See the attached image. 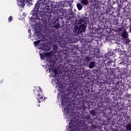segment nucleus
<instances>
[{"mask_svg":"<svg viewBox=\"0 0 131 131\" xmlns=\"http://www.w3.org/2000/svg\"><path fill=\"white\" fill-rule=\"evenodd\" d=\"M42 5H43V0H37L34 8L31 11L32 15L31 18L34 20L41 19L45 27H46L49 30V34L48 35H50L51 33H54L56 31V30L54 28H55V29L60 28V23L59 18H57L55 20L54 19V16L52 15V11H46L43 10V11L39 12V8ZM40 17H41V18H40Z\"/></svg>","mask_w":131,"mask_h":131,"instance_id":"f257e3e1","label":"nucleus"},{"mask_svg":"<svg viewBox=\"0 0 131 131\" xmlns=\"http://www.w3.org/2000/svg\"><path fill=\"white\" fill-rule=\"evenodd\" d=\"M82 88V85L80 83L77 82L75 83L72 84L70 85L69 90L71 91L70 92V94H64L61 96V105L63 106H66L67 104V101H68V98L71 99V101H76L78 99V96H80V93L81 89Z\"/></svg>","mask_w":131,"mask_h":131,"instance_id":"f03ea898","label":"nucleus"},{"mask_svg":"<svg viewBox=\"0 0 131 131\" xmlns=\"http://www.w3.org/2000/svg\"><path fill=\"white\" fill-rule=\"evenodd\" d=\"M73 63L75 64L71 66L70 68L67 67V72H69L68 74H70L71 75V76H70V78L71 77L73 78L74 74H77V75L79 76L85 74V69H84V68H81V67H82V63L80 60H79V58L77 57L74 58Z\"/></svg>","mask_w":131,"mask_h":131,"instance_id":"7ed1b4c3","label":"nucleus"},{"mask_svg":"<svg viewBox=\"0 0 131 131\" xmlns=\"http://www.w3.org/2000/svg\"><path fill=\"white\" fill-rule=\"evenodd\" d=\"M105 77H106V81L103 80L100 82V88H101V91H106L107 90V85H110L112 83V81L115 79V74H113L110 76L106 74Z\"/></svg>","mask_w":131,"mask_h":131,"instance_id":"20e7f679","label":"nucleus"},{"mask_svg":"<svg viewBox=\"0 0 131 131\" xmlns=\"http://www.w3.org/2000/svg\"><path fill=\"white\" fill-rule=\"evenodd\" d=\"M123 6H125V8L124 9V12L125 14V18L128 19L130 18L131 16V4L127 3L126 0H120V8H122Z\"/></svg>","mask_w":131,"mask_h":131,"instance_id":"39448f33","label":"nucleus"},{"mask_svg":"<svg viewBox=\"0 0 131 131\" xmlns=\"http://www.w3.org/2000/svg\"><path fill=\"white\" fill-rule=\"evenodd\" d=\"M68 39V36L65 35V34H62V37L59 38V45L61 48H64L67 45V39Z\"/></svg>","mask_w":131,"mask_h":131,"instance_id":"423d86ee","label":"nucleus"},{"mask_svg":"<svg viewBox=\"0 0 131 131\" xmlns=\"http://www.w3.org/2000/svg\"><path fill=\"white\" fill-rule=\"evenodd\" d=\"M34 93L37 96V99L38 100H42L43 99V95H42V90L40 87H38V89L37 90H34Z\"/></svg>","mask_w":131,"mask_h":131,"instance_id":"0eeeda50","label":"nucleus"},{"mask_svg":"<svg viewBox=\"0 0 131 131\" xmlns=\"http://www.w3.org/2000/svg\"><path fill=\"white\" fill-rule=\"evenodd\" d=\"M118 31H120V33L121 34V36H122L123 38H128V33L126 32V30L122 27H121L118 29Z\"/></svg>","mask_w":131,"mask_h":131,"instance_id":"6e6552de","label":"nucleus"},{"mask_svg":"<svg viewBox=\"0 0 131 131\" xmlns=\"http://www.w3.org/2000/svg\"><path fill=\"white\" fill-rule=\"evenodd\" d=\"M84 49L81 51L82 55H86V54H91V49L92 46L91 45L86 44L84 45Z\"/></svg>","mask_w":131,"mask_h":131,"instance_id":"1a4fd4ad","label":"nucleus"},{"mask_svg":"<svg viewBox=\"0 0 131 131\" xmlns=\"http://www.w3.org/2000/svg\"><path fill=\"white\" fill-rule=\"evenodd\" d=\"M104 110L108 116L109 115L112 114V107L111 105H106Z\"/></svg>","mask_w":131,"mask_h":131,"instance_id":"9d476101","label":"nucleus"},{"mask_svg":"<svg viewBox=\"0 0 131 131\" xmlns=\"http://www.w3.org/2000/svg\"><path fill=\"white\" fill-rule=\"evenodd\" d=\"M86 28V26L84 24H82L79 26V29L78 30V32H80L82 33V32H84L85 31V29Z\"/></svg>","mask_w":131,"mask_h":131,"instance_id":"9b49d317","label":"nucleus"},{"mask_svg":"<svg viewBox=\"0 0 131 131\" xmlns=\"http://www.w3.org/2000/svg\"><path fill=\"white\" fill-rule=\"evenodd\" d=\"M68 14L69 15V18L70 20H71V19H72L74 16V13H73V11H72V9H69L68 10Z\"/></svg>","mask_w":131,"mask_h":131,"instance_id":"f8f14e48","label":"nucleus"},{"mask_svg":"<svg viewBox=\"0 0 131 131\" xmlns=\"http://www.w3.org/2000/svg\"><path fill=\"white\" fill-rule=\"evenodd\" d=\"M99 113H101V114L103 117H106V118H109V116L107 115V114L105 112V110H103L102 111H100Z\"/></svg>","mask_w":131,"mask_h":131,"instance_id":"ddd939ff","label":"nucleus"},{"mask_svg":"<svg viewBox=\"0 0 131 131\" xmlns=\"http://www.w3.org/2000/svg\"><path fill=\"white\" fill-rule=\"evenodd\" d=\"M89 125L88 124H86L85 122H83L82 125V129H83L84 131H88L89 130Z\"/></svg>","mask_w":131,"mask_h":131,"instance_id":"4468645a","label":"nucleus"},{"mask_svg":"<svg viewBox=\"0 0 131 131\" xmlns=\"http://www.w3.org/2000/svg\"><path fill=\"white\" fill-rule=\"evenodd\" d=\"M59 13H61V16H59L60 19H64L65 18V16H63L64 15V10L62 8L59 9Z\"/></svg>","mask_w":131,"mask_h":131,"instance_id":"2eb2a0df","label":"nucleus"},{"mask_svg":"<svg viewBox=\"0 0 131 131\" xmlns=\"http://www.w3.org/2000/svg\"><path fill=\"white\" fill-rule=\"evenodd\" d=\"M96 66V62L91 61L89 63V67L90 69H93Z\"/></svg>","mask_w":131,"mask_h":131,"instance_id":"dca6fc26","label":"nucleus"},{"mask_svg":"<svg viewBox=\"0 0 131 131\" xmlns=\"http://www.w3.org/2000/svg\"><path fill=\"white\" fill-rule=\"evenodd\" d=\"M28 2H29V0H20V5L21 7H24V6H25V5H26Z\"/></svg>","mask_w":131,"mask_h":131,"instance_id":"f3484780","label":"nucleus"},{"mask_svg":"<svg viewBox=\"0 0 131 131\" xmlns=\"http://www.w3.org/2000/svg\"><path fill=\"white\" fill-rule=\"evenodd\" d=\"M111 12V10L109 8H106V9H104L103 11V13H104V15H107L108 14L109 15H110Z\"/></svg>","mask_w":131,"mask_h":131,"instance_id":"a211bd4d","label":"nucleus"},{"mask_svg":"<svg viewBox=\"0 0 131 131\" xmlns=\"http://www.w3.org/2000/svg\"><path fill=\"white\" fill-rule=\"evenodd\" d=\"M92 55H94L96 57V58H101V56H100V51H97L96 52H94Z\"/></svg>","mask_w":131,"mask_h":131,"instance_id":"6ab92c4d","label":"nucleus"},{"mask_svg":"<svg viewBox=\"0 0 131 131\" xmlns=\"http://www.w3.org/2000/svg\"><path fill=\"white\" fill-rule=\"evenodd\" d=\"M64 112L66 114H69V112H70V109L69 107V105H67L64 108Z\"/></svg>","mask_w":131,"mask_h":131,"instance_id":"aec40b11","label":"nucleus"},{"mask_svg":"<svg viewBox=\"0 0 131 131\" xmlns=\"http://www.w3.org/2000/svg\"><path fill=\"white\" fill-rule=\"evenodd\" d=\"M104 102L105 104H106V106H109V104L111 102V100H110V98H107L106 99H104Z\"/></svg>","mask_w":131,"mask_h":131,"instance_id":"412c9836","label":"nucleus"},{"mask_svg":"<svg viewBox=\"0 0 131 131\" xmlns=\"http://www.w3.org/2000/svg\"><path fill=\"white\" fill-rule=\"evenodd\" d=\"M125 128L127 130H131V122L128 123L125 125Z\"/></svg>","mask_w":131,"mask_h":131,"instance_id":"4be33fe9","label":"nucleus"},{"mask_svg":"<svg viewBox=\"0 0 131 131\" xmlns=\"http://www.w3.org/2000/svg\"><path fill=\"white\" fill-rule=\"evenodd\" d=\"M77 8H78V11H81L82 10V5L80 3L77 4Z\"/></svg>","mask_w":131,"mask_h":131,"instance_id":"5701e85b","label":"nucleus"},{"mask_svg":"<svg viewBox=\"0 0 131 131\" xmlns=\"http://www.w3.org/2000/svg\"><path fill=\"white\" fill-rule=\"evenodd\" d=\"M91 3L93 4V6H97L99 3V0H91Z\"/></svg>","mask_w":131,"mask_h":131,"instance_id":"b1692460","label":"nucleus"},{"mask_svg":"<svg viewBox=\"0 0 131 131\" xmlns=\"http://www.w3.org/2000/svg\"><path fill=\"white\" fill-rule=\"evenodd\" d=\"M81 4L83 6H86L89 4V1L88 0H81Z\"/></svg>","mask_w":131,"mask_h":131,"instance_id":"393cba45","label":"nucleus"},{"mask_svg":"<svg viewBox=\"0 0 131 131\" xmlns=\"http://www.w3.org/2000/svg\"><path fill=\"white\" fill-rule=\"evenodd\" d=\"M90 114L92 116H97V113H96V111L95 110H92L90 111Z\"/></svg>","mask_w":131,"mask_h":131,"instance_id":"a878e982","label":"nucleus"},{"mask_svg":"<svg viewBox=\"0 0 131 131\" xmlns=\"http://www.w3.org/2000/svg\"><path fill=\"white\" fill-rule=\"evenodd\" d=\"M91 60H92L91 57L89 56H86L85 58V60L86 61V63H89V62H90Z\"/></svg>","mask_w":131,"mask_h":131,"instance_id":"bb28decb","label":"nucleus"},{"mask_svg":"<svg viewBox=\"0 0 131 131\" xmlns=\"http://www.w3.org/2000/svg\"><path fill=\"white\" fill-rule=\"evenodd\" d=\"M124 117L125 118V121H127V122L129 120V116L126 114L124 115Z\"/></svg>","mask_w":131,"mask_h":131,"instance_id":"cd10ccee","label":"nucleus"},{"mask_svg":"<svg viewBox=\"0 0 131 131\" xmlns=\"http://www.w3.org/2000/svg\"><path fill=\"white\" fill-rule=\"evenodd\" d=\"M39 55H40V59H41V60H43V59H45V57H46V56H45V54H43V53H39Z\"/></svg>","mask_w":131,"mask_h":131,"instance_id":"c85d7f7f","label":"nucleus"},{"mask_svg":"<svg viewBox=\"0 0 131 131\" xmlns=\"http://www.w3.org/2000/svg\"><path fill=\"white\" fill-rule=\"evenodd\" d=\"M44 54L45 57H50V56L52 55V53L51 52H47V53H44Z\"/></svg>","mask_w":131,"mask_h":131,"instance_id":"c756f323","label":"nucleus"},{"mask_svg":"<svg viewBox=\"0 0 131 131\" xmlns=\"http://www.w3.org/2000/svg\"><path fill=\"white\" fill-rule=\"evenodd\" d=\"M78 22H79L78 24H82V23H83L84 22V20L82 18H81L79 19Z\"/></svg>","mask_w":131,"mask_h":131,"instance_id":"7c9ffc66","label":"nucleus"},{"mask_svg":"<svg viewBox=\"0 0 131 131\" xmlns=\"http://www.w3.org/2000/svg\"><path fill=\"white\" fill-rule=\"evenodd\" d=\"M53 71L55 75H57L58 74V71L56 69H53Z\"/></svg>","mask_w":131,"mask_h":131,"instance_id":"2f4dec72","label":"nucleus"},{"mask_svg":"<svg viewBox=\"0 0 131 131\" xmlns=\"http://www.w3.org/2000/svg\"><path fill=\"white\" fill-rule=\"evenodd\" d=\"M40 42V40H37L34 42V44L35 46H37Z\"/></svg>","mask_w":131,"mask_h":131,"instance_id":"473e14b6","label":"nucleus"},{"mask_svg":"<svg viewBox=\"0 0 131 131\" xmlns=\"http://www.w3.org/2000/svg\"><path fill=\"white\" fill-rule=\"evenodd\" d=\"M79 28L78 26H75L74 28V32H77V30H78Z\"/></svg>","mask_w":131,"mask_h":131,"instance_id":"72a5a7b5","label":"nucleus"},{"mask_svg":"<svg viewBox=\"0 0 131 131\" xmlns=\"http://www.w3.org/2000/svg\"><path fill=\"white\" fill-rule=\"evenodd\" d=\"M9 22H12L13 21V17L12 16H10L8 18Z\"/></svg>","mask_w":131,"mask_h":131,"instance_id":"f704fd0d","label":"nucleus"},{"mask_svg":"<svg viewBox=\"0 0 131 131\" xmlns=\"http://www.w3.org/2000/svg\"><path fill=\"white\" fill-rule=\"evenodd\" d=\"M85 119H87L88 120H91V116L88 115L86 117Z\"/></svg>","mask_w":131,"mask_h":131,"instance_id":"c9c22d12","label":"nucleus"},{"mask_svg":"<svg viewBox=\"0 0 131 131\" xmlns=\"http://www.w3.org/2000/svg\"><path fill=\"white\" fill-rule=\"evenodd\" d=\"M59 89L60 91H62V90H63V85H59Z\"/></svg>","mask_w":131,"mask_h":131,"instance_id":"e433bc0d","label":"nucleus"},{"mask_svg":"<svg viewBox=\"0 0 131 131\" xmlns=\"http://www.w3.org/2000/svg\"><path fill=\"white\" fill-rule=\"evenodd\" d=\"M65 54H66V51H65V52H64V51H63L62 54L65 55Z\"/></svg>","mask_w":131,"mask_h":131,"instance_id":"4c0bfd02","label":"nucleus"},{"mask_svg":"<svg viewBox=\"0 0 131 131\" xmlns=\"http://www.w3.org/2000/svg\"><path fill=\"white\" fill-rule=\"evenodd\" d=\"M60 5H62V3L59 2V6H60Z\"/></svg>","mask_w":131,"mask_h":131,"instance_id":"58836bf2","label":"nucleus"},{"mask_svg":"<svg viewBox=\"0 0 131 131\" xmlns=\"http://www.w3.org/2000/svg\"><path fill=\"white\" fill-rule=\"evenodd\" d=\"M63 51H64V50H62V49L61 50V52H63Z\"/></svg>","mask_w":131,"mask_h":131,"instance_id":"ea45409f","label":"nucleus"},{"mask_svg":"<svg viewBox=\"0 0 131 131\" xmlns=\"http://www.w3.org/2000/svg\"><path fill=\"white\" fill-rule=\"evenodd\" d=\"M38 103H40L41 101H38Z\"/></svg>","mask_w":131,"mask_h":131,"instance_id":"a19ab883","label":"nucleus"},{"mask_svg":"<svg viewBox=\"0 0 131 131\" xmlns=\"http://www.w3.org/2000/svg\"><path fill=\"white\" fill-rule=\"evenodd\" d=\"M130 30H131V26L130 27Z\"/></svg>","mask_w":131,"mask_h":131,"instance_id":"79ce46f5","label":"nucleus"},{"mask_svg":"<svg viewBox=\"0 0 131 131\" xmlns=\"http://www.w3.org/2000/svg\"><path fill=\"white\" fill-rule=\"evenodd\" d=\"M35 31H36V29H35Z\"/></svg>","mask_w":131,"mask_h":131,"instance_id":"37998d69","label":"nucleus"},{"mask_svg":"<svg viewBox=\"0 0 131 131\" xmlns=\"http://www.w3.org/2000/svg\"><path fill=\"white\" fill-rule=\"evenodd\" d=\"M40 106V105H38V107H39Z\"/></svg>","mask_w":131,"mask_h":131,"instance_id":"c03bdc74","label":"nucleus"}]
</instances>
